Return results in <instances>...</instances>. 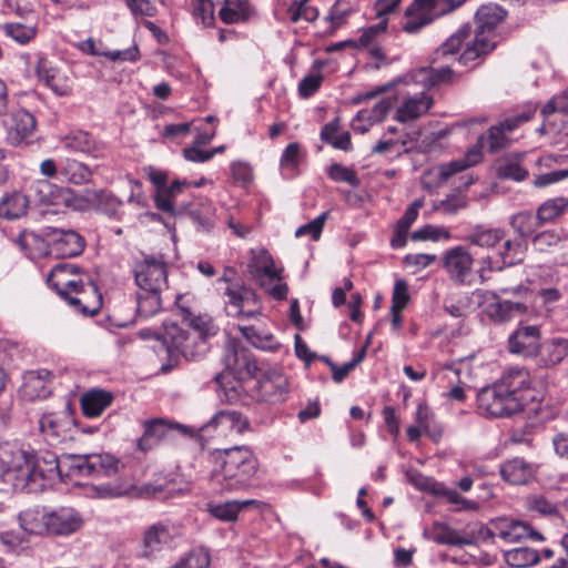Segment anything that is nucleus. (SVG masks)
Masks as SVG:
<instances>
[{
  "mask_svg": "<svg viewBox=\"0 0 568 568\" xmlns=\"http://www.w3.org/2000/svg\"><path fill=\"white\" fill-rule=\"evenodd\" d=\"M0 465L3 480L14 491L37 494L63 476L113 477L121 473L124 464L110 453L62 454L50 450H27L12 443L0 444Z\"/></svg>",
  "mask_w": 568,
  "mask_h": 568,
  "instance_id": "obj_1",
  "label": "nucleus"
},
{
  "mask_svg": "<svg viewBox=\"0 0 568 568\" xmlns=\"http://www.w3.org/2000/svg\"><path fill=\"white\" fill-rule=\"evenodd\" d=\"M538 392L531 386L529 372L524 367H510L500 378L477 394L478 408L494 417H509L520 413L537 400Z\"/></svg>",
  "mask_w": 568,
  "mask_h": 568,
  "instance_id": "obj_2",
  "label": "nucleus"
},
{
  "mask_svg": "<svg viewBox=\"0 0 568 568\" xmlns=\"http://www.w3.org/2000/svg\"><path fill=\"white\" fill-rule=\"evenodd\" d=\"M48 285L78 313L95 315L102 307L103 297L97 283L89 274H79V267L69 263H58L52 267Z\"/></svg>",
  "mask_w": 568,
  "mask_h": 568,
  "instance_id": "obj_3",
  "label": "nucleus"
},
{
  "mask_svg": "<svg viewBox=\"0 0 568 568\" xmlns=\"http://www.w3.org/2000/svg\"><path fill=\"white\" fill-rule=\"evenodd\" d=\"M211 485L219 493L243 490L251 485L258 463L248 446H233L210 453Z\"/></svg>",
  "mask_w": 568,
  "mask_h": 568,
  "instance_id": "obj_4",
  "label": "nucleus"
},
{
  "mask_svg": "<svg viewBox=\"0 0 568 568\" xmlns=\"http://www.w3.org/2000/svg\"><path fill=\"white\" fill-rule=\"evenodd\" d=\"M506 10L496 4L488 3L480 6L475 13L474 38L466 43V48L459 55V62H469L491 52L496 44V28L505 20Z\"/></svg>",
  "mask_w": 568,
  "mask_h": 568,
  "instance_id": "obj_5",
  "label": "nucleus"
},
{
  "mask_svg": "<svg viewBox=\"0 0 568 568\" xmlns=\"http://www.w3.org/2000/svg\"><path fill=\"white\" fill-rule=\"evenodd\" d=\"M465 0H414L405 10L403 31L418 34L436 19L454 11Z\"/></svg>",
  "mask_w": 568,
  "mask_h": 568,
  "instance_id": "obj_6",
  "label": "nucleus"
},
{
  "mask_svg": "<svg viewBox=\"0 0 568 568\" xmlns=\"http://www.w3.org/2000/svg\"><path fill=\"white\" fill-rule=\"evenodd\" d=\"M528 250V242L524 239L509 237L504 232V240H501L496 250V258L491 256L481 260V266L478 270L481 282L489 278L490 272H500L506 267L520 264L526 256Z\"/></svg>",
  "mask_w": 568,
  "mask_h": 568,
  "instance_id": "obj_7",
  "label": "nucleus"
},
{
  "mask_svg": "<svg viewBox=\"0 0 568 568\" xmlns=\"http://www.w3.org/2000/svg\"><path fill=\"white\" fill-rule=\"evenodd\" d=\"M140 291L161 293L168 286V266L162 255H143L132 266Z\"/></svg>",
  "mask_w": 568,
  "mask_h": 568,
  "instance_id": "obj_8",
  "label": "nucleus"
},
{
  "mask_svg": "<svg viewBox=\"0 0 568 568\" xmlns=\"http://www.w3.org/2000/svg\"><path fill=\"white\" fill-rule=\"evenodd\" d=\"M252 397L257 403L276 405L286 400L288 394L287 377L278 369H265L255 379Z\"/></svg>",
  "mask_w": 568,
  "mask_h": 568,
  "instance_id": "obj_9",
  "label": "nucleus"
},
{
  "mask_svg": "<svg viewBox=\"0 0 568 568\" xmlns=\"http://www.w3.org/2000/svg\"><path fill=\"white\" fill-rule=\"evenodd\" d=\"M173 433H179L185 437L193 436V430L180 423H169L163 418L145 420L144 433L138 439L136 448L143 453H148L158 446L160 442L170 438Z\"/></svg>",
  "mask_w": 568,
  "mask_h": 568,
  "instance_id": "obj_10",
  "label": "nucleus"
},
{
  "mask_svg": "<svg viewBox=\"0 0 568 568\" xmlns=\"http://www.w3.org/2000/svg\"><path fill=\"white\" fill-rule=\"evenodd\" d=\"M39 427L49 445L55 446L72 438V429L80 425L71 412L44 414L39 420Z\"/></svg>",
  "mask_w": 568,
  "mask_h": 568,
  "instance_id": "obj_11",
  "label": "nucleus"
},
{
  "mask_svg": "<svg viewBox=\"0 0 568 568\" xmlns=\"http://www.w3.org/2000/svg\"><path fill=\"white\" fill-rule=\"evenodd\" d=\"M29 192V197L39 205L70 207L75 201L74 192L71 189L58 186L48 180L36 181Z\"/></svg>",
  "mask_w": 568,
  "mask_h": 568,
  "instance_id": "obj_12",
  "label": "nucleus"
},
{
  "mask_svg": "<svg viewBox=\"0 0 568 568\" xmlns=\"http://www.w3.org/2000/svg\"><path fill=\"white\" fill-rule=\"evenodd\" d=\"M50 233L51 253L59 258L80 256L87 246L84 236L77 230L51 226Z\"/></svg>",
  "mask_w": 568,
  "mask_h": 568,
  "instance_id": "obj_13",
  "label": "nucleus"
},
{
  "mask_svg": "<svg viewBox=\"0 0 568 568\" xmlns=\"http://www.w3.org/2000/svg\"><path fill=\"white\" fill-rule=\"evenodd\" d=\"M474 257L463 245L447 250L443 256V265L450 280L459 284L470 283Z\"/></svg>",
  "mask_w": 568,
  "mask_h": 568,
  "instance_id": "obj_14",
  "label": "nucleus"
},
{
  "mask_svg": "<svg viewBox=\"0 0 568 568\" xmlns=\"http://www.w3.org/2000/svg\"><path fill=\"white\" fill-rule=\"evenodd\" d=\"M495 532L505 542H519L523 539L531 541H544L545 537L536 530L528 521L511 517H499L495 519Z\"/></svg>",
  "mask_w": 568,
  "mask_h": 568,
  "instance_id": "obj_15",
  "label": "nucleus"
},
{
  "mask_svg": "<svg viewBox=\"0 0 568 568\" xmlns=\"http://www.w3.org/2000/svg\"><path fill=\"white\" fill-rule=\"evenodd\" d=\"M36 126V118L29 111L24 109L12 111L7 123V142L12 146L27 143L34 133Z\"/></svg>",
  "mask_w": 568,
  "mask_h": 568,
  "instance_id": "obj_16",
  "label": "nucleus"
},
{
  "mask_svg": "<svg viewBox=\"0 0 568 568\" xmlns=\"http://www.w3.org/2000/svg\"><path fill=\"white\" fill-rule=\"evenodd\" d=\"M64 145L71 151L87 154L93 159H105L110 153L109 145L104 141L87 131H77L67 135Z\"/></svg>",
  "mask_w": 568,
  "mask_h": 568,
  "instance_id": "obj_17",
  "label": "nucleus"
},
{
  "mask_svg": "<svg viewBox=\"0 0 568 568\" xmlns=\"http://www.w3.org/2000/svg\"><path fill=\"white\" fill-rule=\"evenodd\" d=\"M508 349L513 354L538 355L540 329L536 325L519 326L508 337Z\"/></svg>",
  "mask_w": 568,
  "mask_h": 568,
  "instance_id": "obj_18",
  "label": "nucleus"
},
{
  "mask_svg": "<svg viewBox=\"0 0 568 568\" xmlns=\"http://www.w3.org/2000/svg\"><path fill=\"white\" fill-rule=\"evenodd\" d=\"M38 77L58 97H68L72 93L73 82L64 72L54 68L44 58L38 60L36 67Z\"/></svg>",
  "mask_w": 568,
  "mask_h": 568,
  "instance_id": "obj_19",
  "label": "nucleus"
},
{
  "mask_svg": "<svg viewBox=\"0 0 568 568\" xmlns=\"http://www.w3.org/2000/svg\"><path fill=\"white\" fill-rule=\"evenodd\" d=\"M50 231L51 226H44L38 232L24 230L19 234L17 243L31 260L52 254L49 242V237H51Z\"/></svg>",
  "mask_w": 568,
  "mask_h": 568,
  "instance_id": "obj_20",
  "label": "nucleus"
},
{
  "mask_svg": "<svg viewBox=\"0 0 568 568\" xmlns=\"http://www.w3.org/2000/svg\"><path fill=\"white\" fill-rule=\"evenodd\" d=\"M82 519L73 508L62 507L47 515V534L65 536L77 531Z\"/></svg>",
  "mask_w": 568,
  "mask_h": 568,
  "instance_id": "obj_21",
  "label": "nucleus"
},
{
  "mask_svg": "<svg viewBox=\"0 0 568 568\" xmlns=\"http://www.w3.org/2000/svg\"><path fill=\"white\" fill-rule=\"evenodd\" d=\"M172 537L169 525L163 523L153 524L143 535L142 547L138 558L152 559L156 552L162 550L164 545L172 540Z\"/></svg>",
  "mask_w": 568,
  "mask_h": 568,
  "instance_id": "obj_22",
  "label": "nucleus"
},
{
  "mask_svg": "<svg viewBox=\"0 0 568 568\" xmlns=\"http://www.w3.org/2000/svg\"><path fill=\"white\" fill-rule=\"evenodd\" d=\"M263 368L256 357H225V371L216 375L215 379L230 375L237 382L244 383L256 379Z\"/></svg>",
  "mask_w": 568,
  "mask_h": 568,
  "instance_id": "obj_23",
  "label": "nucleus"
},
{
  "mask_svg": "<svg viewBox=\"0 0 568 568\" xmlns=\"http://www.w3.org/2000/svg\"><path fill=\"white\" fill-rule=\"evenodd\" d=\"M155 339L161 342L168 355H194L187 351L189 333L174 322H164L163 331L155 334Z\"/></svg>",
  "mask_w": 568,
  "mask_h": 568,
  "instance_id": "obj_24",
  "label": "nucleus"
},
{
  "mask_svg": "<svg viewBox=\"0 0 568 568\" xmlns=\"http://www.w3.org/2000/svg\"><path fill=\"white\" fill-rule=\"evenodd\" d=\"M433 104V98L426 92L408 97L397 109L395 120L400 123L413 121L425 114Z\"/></svg>",
  "mask_w": 568,
  "mask_h": 568,
  "instance_id": "obj_25",
  "label": "nucleus"
},
{
  "mask_svg": "<svg viewBox=\"0 0 568 568\" xmlns=\"http://www.w3.org/2000/svg\"><path fill=\"white\" fill-rule=\"evenodd\" d=\"M114 399L111 392L100 388H92L82 394L80 404L85 417L93 418L100 416Z\"/></svg>",
  "mask_w": 568,
  "mask_h": 568,
  "instance_id": "obj_26",
  "label": "nucleus"
},
{
  "mask_svg": "<svg viewBox=\"0 0 568 568\" xmlns=\"http://www.w3.org/2000/svg\"><path fill=\"white\" fill-rule=\"evenodd\" d=\"M217 426L235 432L236 434H243L250 428V422L237 410L224 409L217 412L205 425L201 427V430Z\"/></svg>",
  "mask_w": 568,
  "mask_h": 568,
  "instance_id": "obj_27",
  "label": "nucleus"
},
{
  "mask_svg": "<svg viewBox=\"0 0 568 568\" xmlns=\"http://www.w3.org/2000/svg\"><path fill=\"white\" fill-rule=\"evenodd\" d=\"M499 474L510 485H524L534 477V468L523 458H514L501 464Z\"/></svg>",
  "mask_w": 568,
  "mask_h": 568,
  "instance_id": "obj_28",
  "label": "nucleus"
},
{
  "mask_svg": "<svg viewBox=\"0 0 568 568\" xmlns=\"http://www.w3.org/2000/svg\"><path fill=\"white\" fill-rule=\"evenodd\" d=\"M245 290V285L241 283H232V285L226 286L223 295L224 300V310L229 316L232 317H255L257 315V310H245L243 306V294L242 291Z\"/></svg>",
  "mask_w": 568,
  "mask_h": 568,
  "instance_id": "obj_29",
  "label": "nucleus"
},
{
  "mask_svg": "<svg viewBox=\"0 0 568 568\" xmlns=\"http://www.w3.org/2000/svg\"><path fill=\"white\" fill-rule=\"evenodd\" d=\"M91 169L74 159L62 158L60 159V181L68 182L74 185H82L91 180Z\"/></svg>",
  "mask_w": 568,
  "mask_h": 568,
  "instance_id": "obj_30",
  "label": "nucleus"
},
{
  "mask_svg": "<svg viewBox=\"0 0 568 568\" xmlns=\"http://www.w3.org/2000/svg\"><path fill=\"white\" fill-rule=\"evenodd\" d=\"M181 298V296H178L175 304L183 321L203 338L216 335L219 327L214 324L213 318L207 314L194 315L189 307L180 303Z\"/></svg>",
  "mask_w": 568,
  "mask_h": 568,
  "instance_id": "obj_31",
  "label": "nucleus"
},
{
  "mask_svg": "<svg viewBox=\"0 0 568 568\" xmlns=\"http://www.w3.org/2000/svg\"><path fill=\"white\" fill-rule=\"evenodd\" d=\"M487 316L495 323H505L513 320L516 315L525 314L527 306L520 302L508 300H498L489 303L485 310Z\"/></svg>",
  "mask_w": 568,
  "mask_h": 568,
  "instance_id": "obj_32",
  "label": "nucleus"
},
{
  "mask_svg": "<svg viewBox=\"0 0 568 568\" xmlns=\"http://www.w3.org/2000/svg\"><path fill=\"white\" fill-rule=\"evenodd\" d=\"M505 230L501 227H486L476 225L467 235L466 240L471 245L494 250L496 252L498 244L504 240Z\"/></svg>",
  "mask_w": 568,
  "mask_h": 568,
  "instance_id": "obj_33",
  "label": "nucleus"
},
{
  "mask_svg": "<svg viewBox=\"0 0 568 568\" xmlns=\"http://www.w3.org/2000/svg\"><path fill=\"white\" fill-rule=\"evenodd\" d=\"M29 205V199L21 192L6 193L0 199V217L17 220L23 216Z\"/></svg>",
  "mask_w": 568,
  "mask_h": 568,
  "instance_id": "obj_34",
  "label": "nucleus"
},
{
  "mask_svg": "<svg viewBox=\"0 0 568 568\" xmlns=\"http://www.w3.org/2000/svg\"><path fill=\"white\" fill-rule=\"evenodd\" d=\"M52 377L48 369H32L24 373V393L30 397L44 398L50 393L45 383Z\"/></svg>",
  "mask_w": 568,
  "mask_h": 568,
  "instance_id": "obj_35",
  "label": "nucleus"
},
{
  "mask_svg": "<svg viewBox=\"0 0 568 568\" xmlns=\"http://www.w3.org/2000/svg\"><path fill=\"white\" fill-rule=\"evenodd\" d=\"M339 130V120L336 118L328 123H326L321 130V140L329 145H332L336 150L342 151H351L352 150V141L351 133L348 131H344L338 133Z\"/></svg>",
  "mask_w": 568,
  "mask_h": 568,
  "instance_id": "obj_36",
  "label": "nucleus"
},
{
  "mask_svg": "<svg viewBox=\"0 0 568 568\" xmlns=\"http://www.w3.org/2000/svg\"><path fill=\"white\" fill-rule=\"evenodd\" d=\"M255 500H229L221 504L207 503L206 510L207 513L221 520V521H235L241 510H243L246 506L254 504Z\"/></svg>",
  "mask_w": 568,
  "mask_h": 568,
  "instance_id": "obj_37",
  "label": "nucleus"
},
{
  "mask_svg": "<svg viewBox=\"0 0 568 568\" xmlns=\"http://www.w3.org/2000/svg\"><path fill=\"white\" fill-rule=\"evenodd\" d=\"M509 225L516 233L518 239H524L526 242L534 236L536 230L541 226L537 215L529 211H521L513 214L509 219Z\"/></svg>",
  "mask_w": 568,
  "mask_h": 568,
  "instance_id": "obj_38",
  "label": "nucleus"
},
{
  "mask_svg": "<svg viewBox=\"0 0 568 568\" xmlns=\"http://www.w3.org/2000/svg\"><path fill=\"white\" fill-rule=\"evenodd\" d=\"M505 562L515 568H527L537 565L540 561L538 550L530 547H516L503 552Z\"/></svg>",
  "mask_w": 568,
  "mask_h": 568,
  "instance_id": "obj_39",
  "label": "nucleus"
},
{
  "mask_svg": "<svg viewBox=\"0 0 568 568\" xmlns=\"http://www.w3.org/2000/svg\"><path fill=\"white\" fill-rule=\"evenodd\" d=\"M251 14L247 0H224L219 11L221 20L227 24L244 22Z\"/></svg>",
  "mask_w": 568,
  "mask_h": 568,
  "instance_id": "obj_40",
  "label": "nucleus"
},
{
  "mask_svg": "<svg viewBox=\"0 0 568 568\" xmlns=\"http://www.w3.org/2000/svg\"><path fill=\"white\" fill-rule=\"evenodd\" d=\"M509 143V139L506 132L499 125L491 126L487 134H483L478 138L477 144L474 146L481 153L487 151L491 154L497 153L505 149Z\"/></svg>",
  "mask_w": 568,
  "mask_h": 568,
  "instance_id": "obj_41",
  "label": "nucleus"
},
{
  "mask_svg": "<svg viewBox=\"0 0 568 568\" xmlns=\"http://www.w3.org/2000/svg\"><path fill=\"white\" fill-rule=\"evenodd\" d=\"M480 161L481 152L476 148H471L463 158L443 164L439 169V175L443 180H447L454 174L465 171Z\"/></svg>",
  "mask_w": 568,
  "mask_h": 568,
  "instance_id": "obj_42",
  "label": "nucleus"
},
{
  "mask_svg": "<svg viewBox=\"0 0 568 568\" xmlns=\"http://www.w3.org/2000/svg\"><path fill=\"white\" fill-rule=\"evenodd\" d=\"M94 202L97 203L98 209L105 214L106 216L114 220H122L123 212V201L116 197L109 191L99 190L93 194Z\"/></svg>",
  "mask_w": 568,
  "mask_h": 568,
  "instance_id": "obj_43",
  "label": "nucleus"
},
{
  "mask_svg": "<svg viewBox=\"0 0 568 568\" xmlns=\"http://www.w3.org/2000/svg\"><path fill=\"white\" fill-rule=\"evenodd\" d=\"M432 539L438 545L448 546H465L473 542L469 538L460 536L457 530L450 528L447 524L438 521L433 525Z\"/></svg>",
  "mask_w": 568,
  "mask_h": 568,
  "instance_id": "obj_44",
  "label": "nucleus"
},
{
  "mask_svg": "<svg viewBox=\"0 0 568 568\" xmlns=\"http://www.w3.org/2000/svg\"><path fill=\"white\" fill-rule=\"evenodd\" d=\"M47 515L39 509H27L19 515L20 526L30 534H47Z\"/></svg>",
  "mask_w": 568,
  "mask_h": 568,
  "instance_id": "obj_45",
  "label": "nucleus"
},
{
  "mask_svg": "<svg viewBox=\"0 0 568 568\" xmlns=\"http://www.w3.org/2000/svg\"><path fill=\"white\" fill-rule=\"evenodd\" d=\"M304 359L305 366L308 367L312 362L316 358L322 359L332 371V377L335 383H341L345 379V377L357 367L364 357H353L352 361L344 363L343 365H337L333 362L332 357H302Z\"/></svg>",
  "mask_w": 568,
  "mask_h": 568,
  "instance_id": "obj_46",
  "label": "nucleus"
},
{
  "mask_svg": "<svg viewBox=\"0 0 568 568\" xmlns=\"http://www.w3.org/2000/svg\"><path fill=\"white\" fill-rule=\"evenodd\" d=\"M241 332L250 344L260 351L287 353V348L282 351V345L275 343L274 337L271 334H257L253 327L248 326L241 327Z\"/></svg>",
  "mask_w": 568,
  "mask_h": 568,
  "instance_id": "obj_47",
  "label": "nucleus"
},
{
  "mask_svg": "<svg viewBox=\"0 0 568 568\" xmlns=\"http://www.w3.org/2000/svg\"><path fill=\"white\" fill-rule=\"evenodd\" d=\"M568 205V200L565 197L549 199L545 201L537 210V217L541 225L551 222L560 216Z\"/></svg>",
  "mask_w": 568,
  "mask_h": 568,
  "instance_id": "obj_48",
  "label": "nucleus"
},
{
  "mask_svg": "<svg viewBox=\"0 0 568 568\" xmlns=\"http://www.w3.org/2000/svg\"><path fill=\"white\" fill-rule=\"evenodd\" d=\"M136 301L140 317H151L161 310V293L141 291L138 293Z\"/></svg>",
  "mask_w": 568,
  "mask_h": 568,
  "instance_id": "obj_49",
  "label": "nucleus"
},
{
  "mask_svg": "<svg viewBox=\"0 0 568 568\" xmlns=\"http://www.w3.org/2000/svg\"><path fill=\"white\" fill-rule=\"evenodd\" d=\"M287 13L293 23L300 20L313 22L318 17L317 8L310 4V0H294L288 6Z\"/></svg>",
  "mask_w": 568,
  "mask_h": 568,
  "instance_id": "obj_50",
  "label": "nucleus"
},
{
  "mask_svg": "<svg viewBox=\"0 0 568 568\" xmlns=\"http://www.w3.org/2000/svg\"><path fill=\"white\" fill-rule=\"evenodd\" d=\"M433 493L437 496H443L448 503L457 506V510H477L478 504L474 500H468L458 494L455 489L448 488L444 485H436Z\"/></svg>",
  "mask_w": 568,
  "mask_h": 568,
  "instance_id": "obj_51",
  "label": "nucleus"
},
{
  "mask_svg": "<svg viewBox=\"0 0 568 568\" xmlns=\"http://www.w3.org/2000/svg\"><path fill=\"white\" fill-rule=\"evenodd\" d=\"M390 108L392 102L389 100L383 99L378 101L372 109L359 110L355 115V121H365L373 125L374 123L383 121Z\"/></svg>",
  "mask_w": 568,
  "mask_h": 568,
  "instance_id": "obj_52",
  "label": "nucleus"
},
{
  "mask_svg": "<svg viewBox=\"0 0 568 568\" xmlns=\"http://www.w3.org/2000/svg\"><path fill=\"white\" fill-rule=\"evenodd\" d=\"M211 562L210 554L204 548H194L180 559L172 568H207Z\"/></svg>",
  "mask_w": 568,
  "mask_h": 568,
  "instance_id": "obj_53",
  "label": "nucleus"
},
{
  "mask_svg": "<svg viewBox=\"0 0 568 568\" xmlns=\"http://www.w3.org/2000/svg\"><path fill=\"white\" fill-rule=\"evenodd\" d=\"M450 232L445 226H437L426 224L423 227L414 231L410 235L413 241H433L438 242L439 240L448 241L450 239Z\"/></svg>",
  "mask_w": 568,
  "mask_h": 568,
  "instance_id": "obj_54",
  "label": "nucleus"
},
{
  "mask_svg": "<svg viewBox=\"0 0 568 568\" xmlns=\"http://www.w3.org/2000/svg\"><path fill=\"white\" fill-rule=\"evenodd\" d=\"M473 28L470 23H465L456 33L452 34L437 50L442 55L455 54L462 43L470 36Z\"/></svg>",
  "mask_w": 568,
  "mask_h": 568,
  "instance_id": "obj_55",
  "label": "nucleus"
},
{
  "mask_svg": "<svg viewBox=\"0 0 568 568\" xmlns=\"http://www.w3.org/2000/svg\"><path fill=\"white\" fill-rule=\"evenodd\" d=\"M4 34L13 39L19 44L29 43L36 36V29L22 23L10 22L2 26Z\"/></svg>",
  "mask_w": 568,
  "mask_h": 568,
  "instance_id": "obj_56",
  "label": "nucleus"
},
{
  "mask_svg": "<svg viewBox=\"0 0 568 568\" xmlns=\"http://www.w3.org/2000/svg\"><path fill=\"white\" fill-rule=\"evenodd\" d=\"M497 176L503 180L521 182L528 176V171L517 161L505 160L497 166Z\"/></svg>",
  "mask_w": 568,
  "mask_h": 568,
  "instance_id": "obj_57",
  "label": "nucleus"
},
{
  "mask_svg": "<svg viewBox=\"0 0 568 568\" xmlns=\"http://www.w3.org/2000/svg\"><path fill=\"white\" fill-rule=\"evenodd\" d=\"M328 215H329V212L325 211L322 214H320L316 219H314L313 221H311L304 225H301L295 231V236L302 237L304 235H311V237L314 241H317L321 237L324 224H325Z\"/></svg>",
  "mask_w": 568,
  "mask_h": 568,
  "instance_id": "obj_58",
  "label": "nucleus"
},
{
  "mask_svg": "<svg viewBox=\"0 0 568 568\" xmlns=\"http://www.w3.org/2000/svg\"><path fill=\"white\" fill-rule=\"evenodd\" d=\"M331 180L335 182H345L352 186L359 185V179L356 172L351 169L343 166L342 164L334 163L328 168L327 172Z\"/></svg>",
  "mask_w": 568,
  "mask_h": 568,
  "instance_id": "obj_59",
  "label": "nucleus"
},
{
  "mask_svg": "<svg viewBox=\"0 0 568 568\" xmlns=\"http://www.w3.org/2000/svg\"><path fill=\"white\" fill-rule=\"evenodd\" d=\"M255 263H262V266L250 265L251 273L256 276L263 274L270 278H280V272L275 268L271 255L266 251H262L258 256L254 258Z\"/></svg>",
  "mask_w": 568,
  "mask_h": 568,
  "instance_id": "obj_60",
  "label": "nucleus"
},
{
  "mask_svg": "<svg viewBox=\"0 0 568 568\" xmlns=\"http://www.w3.org/2000/svg\"><path fill=\"white\" fill-rule=\"evenodd\" d=\"M193 14L201 19L203 26H211L214 21V4L212 0H193Z\"/></svg>",
  "mask_w": 568,
  "mask_h": 568,
  "instance_id": "obj_61",
  "label": "nucleus"
},
{
  "mask_svg": "<svg viewBox=\"0 0 568 568\" xmlns=\"http://www.w3.org/2000/svg\"><path fill=\"white\" fill-rule=\"evenodd\" d=\"M301 161V146L297 142L290 143L283 151L280 165L283 170H295Z\"/></svg>",
  "mask_w": 568,
  "mask_h": 568,
  "instance_id": "obj_62",
  "label": "nucleus"
},
{
  "mask_svg": "<svg viewBox=\"0 0 568 568\" xmlns=\"http://www.w3.org/2000/svg\"><path fill=\"white\" fill-rule=\"evenodd\" d=\"M560 235L552 230L542 231L532 236V244L536 250L544 252L560 242Z\"/></svg>",
  "mask_w": 568,
  "mask_h": 568,
  "instance_id": "obj_63",
  "label": "nucleus"
},
{
  "mask_svg": "<svg viewBox=\"0 0 568 568\" xmlns=\"http://www.w3.org/2000/svg\"><path fill=\"white\" fill-rule=\"evenodd\" d=\"M409 302L408 285L405 280L399 278L394 284L392 306L394 310H404Z\"/></svg>",
  "mask_w": 568,
  "mask_h": 568,
  "instance_id": "obj_64",
  "label": "nucleus"
}]
</instances>
